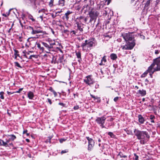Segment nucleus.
I'll list each match as a JSON object with an SVG mask.
<instances>
[{
    "label": "nucleus",
    "instance_id": "obj_59",
    "mask_svg": "<svg viewBox=\"0 0 160 160\" xmlns=\"http://www.w3.org/2000/svg\"><path fill=\"white\" fill-rule=\"evenodd\" d=\"M141 38H142L143 39H145V36L143 35H141Z\"/></svg>",
    "mask_w": 160,
    "mask_h": 160
},
{
    "label": "nucleus",
    "instance_id": "obj_53",
    "mask_svg": "<svg viewBox=\"0 0 160 160\" xmlns=\"http://www.w3.org/2000/svg\"><path fill=\"white\" fill-rule=\"evenodd\" d=\"M100 65H104L105 64V63H104L103 62H101V63H99Z\"/></svg>",
    "mask_w": 160,
    "mask_h": 160
},
{
    "label": "nucleus",
    "instance_id": "obj_34",
    "mask_svg": "<svg viewBox=\"0 0 160 160\" xmlns=\"http://www.w3.org/2000/svg\"><path fill=\"white\" fill-rule=\"evenodd\" d=\"M102 5H98V7L97 8L96 10L97 11V10H99L100 9H102Z\"/></svg>",
    "mask_w": 160,
    "mask_h": 160
},
{
    "label": "nucleus",
    "instance_id": "obj_36",
    "mask_svg": "<svg viewBox=\"0 0 160 160\" xmlns=\"http://www.w3.org/2000/svg\"><path fill=\"white\" fill-rule=\"evenodd\" d=\"M68 152V149H66L65 150H62L61 152V154H62L65 153H67Z\"/></svg>",
    "mask_w": 160,
    "mask_h": 160
},
{
    "label": "nucleus",
    "instance_id": "obj_46",
    "mask_svg": "<svg viewBox=\"0 0 160 160\" xmlns=\"http://www.w3.org/2000/svg\"><path fill=\"white\" fill-rule=\"evenodd\" d=\"M96 99L99 102H100V97H96Z\"/></svg>",
    "mask_w": 160,
    "mask_h": 160
},
{
    "label": "nucleus",
    "instance_id": "obj_49",
    "mask_svg": "<svg viewBox=\"0 0 160 160\" xmlns=\"http://www.w3.org/2000/svg\"><path fill=\"white\" fill-rule=\"evenodd\" d=\"M65 140L63 139H61L59 141L60 143H62L63 142L65 141Z\"/></svg>",
    "mask_w": 160,
    "mask_h": 160
},
{
    "label": "nucleus",
    "instance_id": "obj_39",
    "mask_svg": "<svg viewBox=\"0 0 160 160\" xmlns=\"http://www.w3.org/2000/svg\"><path fill=\"white\" fill-rule=\"evenodd\" d=\"M58 104L59 105H60L62 106L63 107H65V104L63 103H62V102L59 103Z\"/></svg>",
    "mask_w": 160,
    "mask_h": 160
},
{
    "label": "nucleus",
    "instance_id": "obj_7",
    "mask_svg": "<svg viewBox=\"0 0 160 160\" xmlns=\"http://www.w3.org/2000/svg\"><path fill=\"white\" fill-rule=\"evenodd\" d=\"M122 36L126 41H134V40H132L133 37L131 33H124L122 34Z\"/></svg>",
    "mask_w": 160,
    "mask_h": 160
},
{
    "label": "nucleus",
    "instance_id": "obj_37",
    "mask_svg": "<svg viewBox=\"0 0 160 160\" xmlns=\"http://www.w3.org/2000/svg\"><path fill=\"white\" fill-rule=\"evenodd\" d=\"M134 155L135 157V160H138V156H137L136 154L135 153H134Z\"/></svg>",
    "mask_w": 160,
    "mask_h": 160
},
{
    "label": "nucleus",
    "instance_id": "obj_60",
    "mask_svg": "<svg viewBox=\"0 0 160 160\" xmlns=\"http://www.w3.org/2000/svg\"><path fill=\"white\" fill-rule=\"evenodd\" d=\"M71 33L72 32L73 34H74L75 35L76 34V32L75 31H71Z\"/></svg>",
    "mask_w": 160,
    "mask_h": 160
},
{
    "label": "nucleus",
    "instance_id": "obj_26",
    "mask_svg": "<svg viewBox=\"0 0 160 160\" xmlns=\"http://www.w3.org/2000/svg\"><path fill=\"white\" fill-rule=\"evenodd\" d=\"M118 156H120V158H125L127 157V156L123 155L122 152H119L118 154Z\"/></svg>",
    "mask_w": 160,
    "mask_h": 160
},
{
    "label": "nucleus",
    "instance_id": "obj_33",
    "mask_svg": "<svg viewBox=\"0 0 160 160\" xmlns=\"http://www.w3.org/2000/svg\"><path fill=\"white\" fill-rule=\"evenodd\" d=\"M27 28L28 30L30 31H31V32L33 31V29H34L33 28H32V27L31 26H30L28 27H27Z\"/></svg>",
    "mask_w": 160,
    "mask_h": 160
},
{
    "label": "nucleus",
    "instance_id": "obj_15",
    "mask_svg": "<svg viewBox=\"0 0 160 160\" xmlns=\"http://www.w3.org/2000/svg\"><path fill=\"white\" fill-rule=\"evenodd\" d=\"M11 140H9V138H8V139H6V142H4V141L2 140V145L5 147H8L9 145L8 144V143Z\"/></svg>",
    "mask_w": 160,
    "mask_h": 160
},
{
    "label": "nucleus",
    "instance_id": "obj_12",
    "mask_svg": "<svg viewBox=\"0 0 160 160\" xmlns=\"http://www.w3.org/2000/svg\"><path fill=\"white\" fill-rule=\"evenodd\" d=\"M32 34H35L39 33H43V34H45L46 32L42 30H34L33 29V31L31 32Z\"/></svg>",
    "mask_w": 160,
    "mask_h": 160
},
{
    "label": "nucleus",
    "instance_id": "obj_4",
    "mask_svg": "<svg viewBox=\"0 0 160 160\" xmlns=\"http://www.w3.org/2000/svg\"><path fill=\"white\" fill-rule=\"evenodd\" d=\"M126 42L125 45L121 46L122 49L126 50H130L132 49L135 45L134 41Z\"/></svg>",
    "mask_w": 160,
    "mask_h": 160
},
{
    "label": "nucleus",
    "instance_id": "obj_14",
    "mask_svg": "<svg viewBox=\"0 0 160 160\" xmlns=\"http://www.w3.org/2000/svg\"><path fill=\"white\" fill-rule=\"evenodd\" d=\"M110 12V10L108 8H105L103 10V14L104 16H106Z\"/></svg>",
    "mask_w": 160,
    "mask_h": 160
},
{
    "label": "nucleus",
    "instance_id": "obj_6",
    "mask_svg": "<svg viewBox=\"0 0 160 160\" xmlns=\"http://www.w3.org/2000/svg\"><path fill=\"white\" fill-rule=\"evenodd\" d=\"M106 119L105 116L104 115L100 117H97L95 120V121L102 128H105L104 124L105 123V120Z\"/></svg>",
    "mask_w": 160,
    "mask_h": 160
},
{
    "label": "nucleus",
    "instance_id": "obj_58",
    "mask_svg": "<svg viewBox=\"0 0 160 160\" xmlns=\"http://www.w3.org/2000/svg\"><path fill=\"white\" fill-rule=\"evenodd\" d=\"M62 58H59V60H60V62H62Z\"/></svg>",
    "mask_w": 160,
    "mask_h": 160
},
{
    "label": "nucleus",
    "instance_id": "obj_42",
    "mask_svg": "<svg viewBox=\"0 0 160 160\" xmlns=\"http://www.w3.org/2000/svg\"><path fill=\"white\" fill-rule=\"evenodd\" d=\"M118 98H119V97H115L114 98V101H115V102H116L118 100Z\"/></svg>",
    "mask_w": 160,
    "mask_h": 160
},
{
    "label": "nucleus",
    "instance_id": "obj_28",
    "mask_svg": "<svg viewBox=\"0 0 160 160\" xmlns=\"http://www.w3.org/2000/svg\"><path fill=\"white\" fill-rule=\"evenodd\" d=\"M15 66L19 68H22V67L20 65V64L18 62H14Z\"/></svg>",
    "mask_w": 160,
    "mask_h": 160
},
{
    "label": "nucleus",
    "instance_id": "obj_27",
    "mask_svg": "<svg viewBox=\"0 0 160 160\" xmlns=\"http://www.w3.org/2000/svg\"><path fill=\"white\" fill-rule=\"evenodd\" d=\"M10 10H9L8 12H6V13H3L2 14V15L3 16L5 17H8L10 14Z\"/></svg>",
    "mask_w": 160,
    "mask_h": 160
},
{
    "label": "nucleus",
    "instance_id": "obj_19",
    "mask_svg": "<svg viewBox=\"0 0 160 160\" xmlns=\"http://www.w3.org/2000/svg\"><path fill=\"white\" fill-rule=\"evenodd\" d=\"M48 42L52 49L53 48L54 45H55V42L54 40H49Z\"/></svg>",
    "mask_w": 160,
    "mask_h": 160
},
{
    "label": "nucleus",
    "instance_id": "obj_35",
    "mask_svg": "<svg viewBox=\"0 0 160 160\" xmlns=\"http://www.w3.org/2000/svg\"><path fill=\"white\" fill-rule=\"evenodd\" d=\"M108 134L109 135L111 138H113L114 137V135L111 132H109L108 133Z\"/></svg>",
    "mask_w": 160,
    "mask_h": 160
},
{
    "label": "nucleus",
    "instance_id": "obj_13",
    "mask_svg": "<svg viewBox=\"0 0 160 160\" xmlns=\"http://www.w3.org/2000/svg\"><path fill=\"white\" fill-rule=\"evenodd\" d=\"M138 118L139 122L141 124H142L144 123V122L145 121V119L142 117L141 115L139 114L138 116Z\"/></svg>",
    "mask_w": 160,
    "mask_h": 160
},
{
    "label": "nucleus",
    "instance_id": "obj_52",
    "mask_svg": "<svg viewBox=\"0 0 160 160\" xmlns=\"http://www.w3.org/2000/svg\"><path fill=\"white\" fill-rule=\"evenodd\" d=\"M14 51L15 52L14 55H16V54H17L18 52V51L16 50H14Z\"/></svg>",
    "mask_w": 160,
    "mask_h": 160
},
{
    "label": "nucleus",
    "instance_id": "obj_10",
    "mask_svg": "<svg viewBox=\"0 0 160 160\" xmlns=\"http://www.w3.org/2000/svg\"><path fill=\"white\" fill-rule=\"evenodd\" d=\"M77 27V29L79 30L81 32H82L83 31V24L81 22H77L76 23Z\"/></svg>",
    "mask_w": 160,
    "mask_h": 160
},
{
    "label": "nucleus",
    "instance_id": "obj_51",
    "mask_svg": "<svg viewBox=\"0 0 160 160\" xmlns=\"http://www.w3.org/2000/svg\"><path fill=\"white\" fill-rule=\"evenodd\" d=\"M56 14L54 15L53 14H52V17L53 18H54L56 16Z\"/></svg>",
    "mask_w": 160,
    "mask_h": 160
},
{
    "label": "nucleus",
    "instance_id": "obj_30",
    "mask_svg": "<svg viewBox=\"0 0 160 160\" xmlns=\"http://www.w3.org/2000/svg\"><path fill=\"white\" fill-rule=\"evenodd\" d=\"M102 62H103L105 64L106 62L107 61V60L106 59V56H104L103 57L101 60Z\"/></svg>",
    "mask_w": 160,
    "mask_h": 160
},
{
    "label": "nucleus",
    "instance_id": "obj_29",
    "mask_svg": "<svg viewBox=\"0 0 160 160\" xmlns=\"http://www.w3.org/2000/svg\"><path fill=\"white\" fill-rule=\"evenodd\" d=\"M148 72L147 71H146L144 73H143L141 76V78H144L145 77Z\"/></svg>",
    "mask_w": 160,
    "mask_h": 160
},
{
    "label": "nucleus",
    "instance_id": "obj_64",
    "mask_svg": "<svg viewBox=\"0 0 160 160\" xmlns=\"http://www.w3.org/2000/svg\"><path fill=\"white\" fill-rule=\"evenodd\" d=\"M26 140L27 142H30V140L28 139L27 138L26 139Z\"/></svg>",
    "mask_w": 160,
    "mask_h": 160
},
{
    "label": "nucleus",
    "instance_id": "obj_9",
    "mask_svg": "<svg viewBox=\"0 0 160 160\" xmlns=\"http://www.w3.org/2000/svg\"><path fill=\"white\" fill-rule=\"evenodd\" d=\"M86 138L88 141V149L89 151H91L94 145V142L92 139L89 138V137H87Z\"/></svg>",
    "mask_w": 160,
    "mask_h": 160
},
{
    "label": "nucleus",
    "instance_id": "obj_38",
    "mask_svg": "<svg viewBox=\"0 0 160 160\" xmlns=\"http://www.w3.org/2000/svg\"><path fill=\"white\" fill-rule=\"evenodd\" d=\"M159 53H160V50H155V54H157Z\"/></svg>",
    "mask_w": 160,
    "mask_h": 160
},
{
    "label": "nucleus",
    "instance_id": "obj_18",
    "mask_svg": "<svg viewBox=\"0 0 160 160\" xmlns=\"http://www.w3.org/2000/svg\"><path fill=\"white\" fill-rule=\"evenodd\" d=\"M138 92L142 96H143L146 95V93L145 90L142 89V90H139L138 91Z\"/></svg>",
    "mask_w": 160,
    "mask_h": 160
},
{
    "label": "nucleus",
    "instance_id": "obj_57",
    "mask_svg": "<svg viewBox=\"0 0 160 160\" xmlns=\"http://www.w3.org/2000/svg\"><path fill=\"white\" fill-rule=\"evenodd\" d=\"M111 0H106V1H108V5L111 2Z\"/></svg>",
    "mask_w": 160,
    "mask_h": 160
},
{
    "label": "nucleus",
    "instance_id": "obj_63",
    "mask_svg": "<svg viewBox=\"0 0 160 160\" xmlns=\"http://www.w3.org/2000/svg\"><path fill=\"white\" fill-rule=\"evenodd\" d=\"M49 90L51 92H52V90H54L51 87L49 89Z\"/></svg>",
    "mask_w": 160,
    "mask_h": 160
},
{
    "label": "nucleus",
    "instance_id": "obj_62",
    "mask_svg": "<svg viewBox=\"0 0 160 160\" xmlns=\"http://www.w3.org/2000/svg\"><path fill=\"white\" fill-rule=\"evenodd\" d=\"M149 74H150V77L151 78H152V74H153V73H152V72H149Z\"/></svg>",
    "mask_w": 160,
    "mask_h": 160
},
{
    "label": "nucleus",
    "instance_id": "obj_16",
    "mask_svg": "<svg viewBox=\"0 0 160 160\" xmlns=\"http://www.w3.org/2000/svg\"><path fill=\"white\" fill-rule=\"evenodd\" d=\"M76 55L77 58H78V61L79 62H81L82 61V59L81 58V53L80 51L76 52Z\"/></svg>",
    "mask_w": 160,
    "mask_h": 160
},
{
    "label": "nucleus",
    "instance_id": "obj_44",
    "mask_svg": "<svg viewBox=\"0 0 160 160\" xmlns=\"http://www.w3.org/2000/svg\"><path fill=\"white\" fill-rule=\"evenodd\" d=\"M52 92L53 93L55 97H56L57 95V92L54 90H52Z\"/></svg>",
    "mask_w": 160,
    "mask_h": 160
},
{
    "label": "nucleus",
    "instance_id": "obj_22",
    "mask_svg": "<svg viewBox=\"0 0 160 160\" xmlns=\"http://www.w3.org/2000/svg\"><path fill=\"white\" fill-rule=\"evenodd\" d=\"M37 47L39 49V50L43 52L44 50V48L43 47H41V44L40 43H38L36 44Z\"/></svg>",
    "mask_w": 160,
    "mask_h": 160
},
{
    "label": "nucleus",
    "instance_id": "obj_17",
    "mask_svg": "<svg viewBox=\"0 0 160 160\" xmlns=\"http://www.w3.org/2000/svg\"><path fill=\"white\" fill-rule=\"evenodd\" d=\"M91 6L90 4L85 5L83 6V9L86 11H88L90 10Z\"/></svg>",
    "mask_w": 160,
    "mask_h": 160
},
{
    "label": "nucleus",
    "instance_id": "obj_3",
    "mask_svg": "<svg viewBox=\"0 0 160 160\" xmlns=\"http://www.w3.org/2000/svg\"><path fill=\"white\" fill-rule=\"evenodd\" d=\"M95 39L92 38L88 40H86L82 44L81 47L82 50L85 52H88L92 47L95 46Z\"/></svg>",
    "mask_w": 160,
    "mask_h": 160
},
{
    "label": "nucleus",
    "instance_id": "obj_20",
    "mask_svg": "<svg viewBox=\"0 0 160 160\" xmlns=\"http://www.w3.org/2000/svg\"><path fill=\"white\" fill-rule=\"evenodd\" d=\"M28 96L29 99H32L34 97V94L32 92L29 91L28 93Z\"/></svg>",
    "mask_w": 160,
    "mask_h": 160
},
{
    "label": "nucleus",
    "instance_id": "obj_47",
    "mask_svg": "<svg viewBox=\"0 0 160 160\" xmlns=\"http://www.w3.org/2000/svg\"><path fill=\"white\" fill-rule=\"evenodd\" d=\"M31 56L32 58H38V56L36 55H31Z\"/></svg>",
    "mask_w": 160,
    "mask_h": 160
},
{
    "label": "nucleus",
    "instance_id": "obj_50",
    "mask_svg": "<svg viewBox=\"0 0 160 160\" xmlns=\"http://www.w3.org/2000/svg\"><path fill=\"white\" fill-rule=\"evenodd\" d=\"M23 89V88H20L18 91H17V92H18V93H19L21 91H22Z\"/></svg>",
    "mask_w": 160,
    "mask_h": 160
},
{
    "label": "nucleus",
    "instance_id": "obj_5",
    "mask_svg": "<svg viewBox=\"0 0 160 160\" xmlns=\"http://www.w3.org/2000/svg\"><path fill=\"white\" fill-rule=\"evenodd\" d=\"M99 14V13L98 11L92 9L89 13V15L90 17L89 22H91L94 20H96Z\"/></svg>",
    "mask_w": 160,
    "mask_h": 160
},
{
    "label": "nucleus",
    "instance_id": "obj_8",
    "mask_svg": "<svg viewBox=\"0 0 160 160\" xmlns=\"http://www.w3.org/2000/svg\"><path fill=\"white\" fill-rule=\"evenodd\" d=\"M84 82L89 86H91L95 82L94 80L92 78L91 75L86 76L84 80Z\"/></svg>",
    "mask_w": 160,
    "mask_h": 160
},
{
    "label": "nucleus",
    "instance_id": "obj_56",
    "mask_svg": "<svg viewBox=\"0 0 160 160\" xmlns=\"http://www.w3.org/2000/svg\"><path fill=\"white\" fill-rule=\"evenodd\" d=\"M36 35V38H40V36H41V35Z\"/></svg>",
    "mask_w": 160,
    "mask_h": 160
},
{
    "label": "nucleus",
    "instance_id": "obj_11",
    "mask_svg": "<svg viewBox=\"0 0 160 160\" xmlns=\"http://www.w3.org/2000/svg\"><path fill=\"white\" fill-rule=\"evenodd\" d=\"M41 43L42 45L44 46L47 50L48 51L46 52L49 53L51 51V49H52L49 44H48L44 42H42Z\"/></svg>",
    "mask_w": 160,
    "mask_h": 160
},
{
    "label": "nucleus",
    "instance_id": "obj_54",
    "mask_svg": "<svg viewBox=\"0 0 160 160\" xmlns=\"http://www.w3.org/2000/svg\"><path fill=\"white\" fill-rule=\"evenodd\" d=\"M54 0H50V1L49 2L50 4H53V2Z\"/></svg>",
    "mask_w": 160,
    "mask_h": 160
},
{
    "label": "nucleus",
    "instance_id": "obj_24",
    "mask_svg": "<svg viewBox=\"0 0 160 160\" xmlns=\"http://www.w3.org/2000/svg\"><path fill=\"white\" fill-rule=\"evenodd\" d=\"M8 136L10 137L9 138L11 141H13L16 138V136L13 134H11Z\"/></svg>",
    "mask_w": 160,
    "mask_h": 160
},
{
    "label": "nucleus",
    "instance_id": "obj_40",
    "mask_svg": "<svg viewBox=\"0 0 160 160\" xmlns=\"http://www.w3.org/2000/svg\"><path fill=\"white\" fill-rule=\"evenodd\" d=\"M150 118L151 120H152L153 119L155 118V117L154 115H151L150 116Z\"/></svg>",
    "mask_w": 160,
    "mask_h": 160
},
{
    "label": "nucleus",
    "instance_id": "obj_2",
    "mask_svg": "<svg viewBox=\"0 0 160 160\" xmlns=\"http://www.w3.org/2000/svg\"><path fill=\"white\" fill-rule=\"evenodd\" d=\"M160 70V56L153 60L152 63L147 70L148 72L153 73L156 71Z\"/></svg>",
    "mask_w": 160,
    "mask_h": 160
},
{
    "label": "nucleus",
    "instance_id": "obj_23",
    "mask_svg": "<svg viewBox=\"0 0 160 160\" xmlns=\"http://www.w3.org/2000/svg\"><path fill=\"white\" fill-rule=\"evenodd\" d=\"M72 12H71L70 11H68L65 14V16L66 17V19L67 20H68L69 18L68 15L72 13Z\"/></svg>",
    "mask_w": 160,
    "mask_h": 160
},
{
    "label": "nucleus",
    "instance_id": "obj_61",
    "mask_svg": "<svg viewBox=\"0 0 160 160\" xmlns=\"http://www.w3.org/2000/svg\"><path fill=\"white\" fill-rule=\"evenodd\" d=\"M27 131H28L27 130H26L25 131H24L23 132V134L26 133L27 132Z\"/></svg>",
    "mask_w": 160,
    "mask_h": 160
},
{
    "label": "nucleus",
    "instance_id": "obj_55",
    "mask_svg": "<svg viewBox=\"0 0 160 160\" xmlns=\"http://www.w3.org/2000/svg\"><path fill=\"white\" fill-rule=\"evenodd\" d=\"M99 85L98 84H96V85L95 86V88H98L99 87Z\"/></svg>",
    "mask_w": 160,
    "mask_h": 160
},
{
    "label": "nucleus",
    "instance_id": "obj_1",
    "mask_svg": "<svg viewBox=\"0 0 160 160\" xmlns=\"http://www.w3.org/2000/svg\"><path fill=\"white\" fill-rule=\"evenodd\" d=\"M134 132L137 139L140 140V142L142 144H145L150 138V136L146 131H140L135 129Z\"/></svg>",
    "mask_w": 160,
    "mask_h": 160
},
{
    "label": "nucleus",
    "instance_id": "obj_25",
    "mask_svg": "<svg viewBox=\"0 0 160 160\" xmlns=\"http://www.w3.org/2000/svg\"><path fill=\"white\" fill-rule=\"evenodd\" d=\"M65 1L64 0H59V4L61 6H63L64 5Z\"/></svg>",
    "mask_w": 160,
    "mask_h": 160
},
{
    "label": "nucleus",
    "instance_id": "obj_21",
    "mask_svg": "<svg viewBox=\"0 0 160 160\" xmlns=\"http://www.w3.org/2000/svg\"><path fill=\"white\" fill-rule=\"evenodd\" d=\"M110 57L111 59L112 60H115L117 58V56L116 54L112 53L110 55Z\"/></svg>",
    "mask_w": 160,
    "mask_h": 160
},
{
    "label": "nucleus",
    "instance_id": "obj_31",
    "mask_svg": "<svg viewBox=\"0 0 160 160\" xmlns=\"http://www.w3.org/2000/svg\"><path fill=\"white\" fill-rule=\"evenodd\" d=\"M4 94V92H0V98L2 99H4V97L3 96Z\"/></svg>",
    "mask_w": 160,
    "mask_h": 160
},
{
    "label": "nucleus",
    "instance_id": "obj_48",
    "mask_svg": "<svg viewBox=\"0 0 160 160\" xmlns=\"http://www.w3.org/2000/svg\"><path fill=\"white\" fill-rule=\"evenodd\" d=\"M90 96L92 97V98H93L94 100H96V97H95V96L92 94H90Z\"/></svg>",
    "mask_w": 160,
    "mask_h": 160
},
{
    "label": "nucleus",
    "instance_id": "obj_32",
    "mask_svg": "<svg viewBox=\"0 0 160 160\" xmlns=\"http://www.w3.org/2000/svg\"><path fill=\"white\" fill-rule=\"evenodd\" d=\"M28 18L30 19H31L32 22L35 21V19H34L33 16L31 15H28Z\"/></svg>",
    "mask_w": 160,
    "mask_h": 160
},
{
    "label": "nucleus",
    "instance_id": "obj_41",
    "mask_svg": "<svg viewBox=\"0 0 160 160\" xmlns=\"http://www.w3.org/2000/svg\"><path fill=\"white\" fill-rule=\"evenodd\" d=\"M50 105H51L52 104V102L51 100L49 98L47 99Z\"/></svg>",
    "mask_w": 160,
    "mask_h": 160
},
{
    "label": "nucleus",
    "instance_id": "obj_43",
    "mask_svg": "<svg viewBox=\"0 0 160 160\" xmlns=\"http://www.w3.org/2000/svg\"><path fill=\"white\" fill-rule=\"evenodd\" d=\"M79 108V106L78 105H77V106H74L73 107V109L74 110H76L78 109Z\"/></svg>",
    "mask_w": 160,
    "mask_h": 160
},
{
    "label": "nucleus",
    "instance_id": "obj_45",
    "mask_svg": "<svg viewBox=\"0 0 160 160\" xmlns=\"http://www.w3.org/2000/svg\"><path fill=\"white\" fill-rule=\"evenodd\" d=\"M126 132H127V133L128 134H131L132 133V132L131 131H130L127 130L126 131Z\"/></svg>",
    "mask_w": 160,
    "mask_h": 160
}]
</instances>
